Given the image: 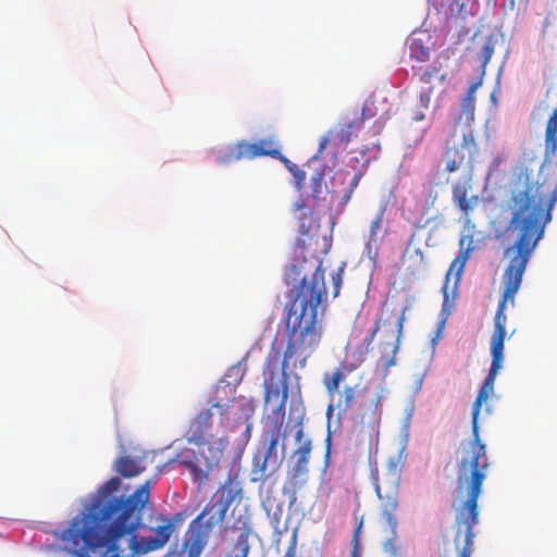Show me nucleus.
I'll return each mask as SVG.
<instances>
[{"mask_svg":"<svg viewBox=\"0 0 557 557\" xmlns=\"http://www.w3.org/2000/svg\"><path fill=\"white\" fill-rule=\"evenodd\" d=\"M297 535L293 534L290 543L285 550L284 557H296Z\"/></svg>","mask_w":557,"mask_h":557,"instance_id":"34","label":"nucleus"},{"mask_svg":"<svg viewBox=\"0 0 557 557\" xmlns=\"http://www.w3.org/2000/svg\"><path fill=\"white\" fill-rule=\"evenodd\" d=\"M233 532L238 535L231 550L230 557H248L250 546L248 543L249 536L252 533V525L248 517H238L231 527Z\"/></svg>","mask_w":557,"mask_h":557,"instance_id":"16","label":"nucleus"},{"mask_svg":"<svg viewBox=\"0 0 557 557\" xmlns=\"http://www.w3.org/2000/svg\"><path fill=\"white\" fill-rule=\"evenodd\" d=\"M300 282L289 292L287 304V322L285 348L272 349L267 358L264 373L265 401H277L273 410L271 422L284 423L286 404L288 399V372L304 369L308 359L320 346L323 326L318 319L319 308L321 314L325 311L327 293L324 283V269L319 257L309 260L296 259L285 272L287 284Z\"/></svg>","mask_w":557,"mask_h":557,"instance_id":"2","label":"nucleus"},{"mask_svg":"<svg viewBox=\"0 0 557 557\" xmlns=\"http://www.w3.org/2000/svg\"><path fill=\"white\" fill-rule=\"evenodd\" d=\"M232 406L230 405V409L233 408L236 410L235 414H238V420H243L247 422L251 419L256 411V404L252 399H248L246 397H238L232 400Z\"/></svg>","mask_w":557,"mask_h":557,"instance_id":"19","label":"nucleus"},{"mask_svg":"<svg viewBox=\"0 0 557 557\" xmlns=\"http://www.w3.org/2000/svg\"><path fill=\"white\" fill-rule=\"evenodd\" d=\"M240 492L242 487L239 482L228 478L216 491L212 499L205 506L203 510L216 518L218 521L223 522L230 506Z\"/></svg>","mask_w":557,"mask_h":557,"instance_id":"14","label":"nucleus"},{"mask_svg":"<svg viewBox=\"0 0 557 557\" xmlns=\"http://www.w3.org/2000/svg\"><path fill=\"white\" fill-rule=\"evenodd\" d=\"M246 423V428H245V432H244V435L246 437V440L248 441L251 436V431H252V422L250 420H248Z\"/></svg>","mask_w":557,"mask_h":557,"instance_id":"37","label":"nucleus"},{"mask_svg":"<svg viewBox=\"0 0 557 557\" xmlns=\"http://www.w3.org/2000/svg\"><path fill=\"white\" fill-rule=\"evenodd\" d=\"M418 271H419V269L413 270V271H411V274H416V272H418Z\"/></svg>","mask_w":557,"mask_h":557,"instance_id":"44","label":"nucleus"},{"mask_svg":"<svg viewBox=\"0 0 557 557\" xmlns=\"http://www.w3.org/2000/svg\"><path fill=\"white\" fill-rule=\"evenodd\" d=\"M450 150L447 151L448 160L446 163V171L449 173L457 171L463 162V156H454L450 158ZM455 154H458L457 151H455Z\"/></svg>","mask_w":557,"mask_h":557,"instance_id":"32","label":"nucleus"},{"mask_svg":"<svg viewBox=\"0 0 557 557\" xmlns=\"http://www.w3.org/2000/svg\"><path fill=\"white\" fill-rule=\"evenodd\" d=\"M384 212H385V208L382 207L380 209L379 213L376 214V216L371 221L370 232H369V239H370V242H374L375 243L376 239H377V232L381 228V225H382V222H383Z\"/></svg>","mask_w":557,"mask_h":557,"instance_id":"23","label":"nucleus"},{"mask_svg":"<svg viewBox=\"0 0 557 557\" xmlns=\"http://www.w3.org/2000/svg\"><path fill=\"white\" fill-rule=\"evenodd\" d=\"M269 156L278 159L283 163H287L288 159L281 153L278 140L276 136L262 138L257 143L239 141L236 145V151L233 154L234 160L256 159L258 157Z\"/></svg>","mask_w":557,"mask_h":557,"instance_id":"13","label":"nucleus"},{"mask_svg":"<svg viewBox=\"0 0 557 557\" xmlns=\"http://www.w3.org/2000/svg\"><path fill=\"white\" fill-rule=\"evenodd\" d=\"M475 110V97L465 96L461 100V113L459 120L465 115L468 123L473 122Z\"/></svg>","mask_w":557,"mask_h":557,"instance_id":"20","label":"nucleus"},{"mask_svg":"<svg viewBox=\"0 0 557 557\" xmlns=\"http://www.w3.org/2000/svg\"><path fill=\"white\" fill-rule=\"evenodd\" d=\"M392 537L386 540L383 544V549L385 553L389 554L391 556L395 557L398 552L397 547V528L395 531L391 529Z\"/></svg>","mask_w":557,"mask_h":557,"instance_id":"27","label":"nucleus"},{"mask_svg":"<svg viewBox=\"0 0 557 557\" xmlns=\"http://www.w3.org/2000/svg\"><path fill=\"white\" fill-rule=\"evenodd\" d=\"M345 264L341 265L335 272L331 274L332 278V296L336 298L339 295L342 285H343V274H344Z\"/></svg>","mask_w":557,"mask_h":557,"instance_id":"24","label":"nucleus"},{"mask_svg":"<svg viewBox=\"0 0 557 557\" xmlns=\"http://www.w3.org/2000/svg\"><path fill=\"white\" fill-rule=\"evenodd\" d=\"M121 480L113 476L83 502V509L55 532L63 548L74 557H132L163 548L170 541L175 523L182 515L173 518L158 513L152 517L154 527L149 535L138 536L143 528L144 509L150 500V481H146L131 495H117Z\"/></svg>","mask_w":557,"mask_h":557,"instance_id":"1","label":"nucleus"},{"mask_svg":"<svg viewBox=\"0 0 557 557\" xmlns=\"http://www.w3.org/2000/svg\"><path fill=\"white\" fill-rule=\"evenodd\" d=\"M472 191V177L471 175H466L459 181H457L451 188L453 201L460 209L462 214L465 215V223L462 228V234L459 238V248H469L470 252H472L475 247L474 243V233H475V224L469 218V214L473 211V209L479 205L480 198L478 195H470Z\"/></svg>","mask_w":557,"mask_h":557,"instance_id":"9","label":"nucleus"},{"mask_svg":"<svg viewBox=\"0 0 557 557\" xmlns=\"http://www.w3.org/2000/svg\"><path fill=\"white\" fill-rule=\"evenodd\" d=\"M286 168L289 170V172L293 174V176L296 180L297 186L301 187L306 181V173L304 170H301L297 164L290 162L288 160L287 163H284Z\"/></svg>","mask_w":557,"mask_h":557,"instance_id":"26","label":"nucleus"},{"mask_svg":"<svg viewBox=\"0 0 557 557\" xmlns=\"http://www.w3.org/2000/svg\"><path fill=\"white\" fill-rule=\"evenodd\" d=\"M490 2L493 3V5H495L497 3V0H488Z\"/></svg>","mask_w":557,"mask_h":557,"instance_id":"42","label":"nucleus"},{"mask_svg":"<svg viewBox=\"0 0 557 557\" xmlns=\"http://www.w3.org/2000/svg\"><path fill=\"white\" fill-rule=\"evenodd\" d=\"M295 441L299 444V446L294 451L296 462L293 469V476L294 479H299L300 482H305L306 475L309 472V459L312 444L310 440H304V429L301 423H298Z\"/></svg>","mask_w":557,"mask_h":557,"instance_id":"15","label":"nucleus"},{"mask_svg":"<svg viewBox=\"0 0 557 557\" xmlns=\"http://www.w3.org/2000/svg\"><path fill=\"white\" fill-rule=\"evenodd\" d=\"M426 111L424 108H420V106L417 103L416 108L411 112V121L412 122H422L426 119Z\"/></svg>","mask_w":557,"mask_h":557,"instance_id":"33","label":"nucleus"},{"mask_svg":"<svg viewBox=\"0 0 557 557\" xmlns=\"http://www.w3.org/2000/svg\"><path fill=\"white\" fill-rule=\"evenodd\" d=\"M371 475L376 495L383 502L382 517L389 529L395 531L398 527L396 510L398 508L400 469L394 459H389L386 470L381 475L377 470H372Z\"/></svg>","mask_w":557,"mask_h":557,"instance_id":"7","label":"nucleus"},{"mask_svg":"<svg viewBox=\"0 0 557 557\" xmlns=\"http://www.w3.org/2000/svg\"><path fill=\"white\" fill-rule=\"evenodd\" d=\"M410 55L417 61H426L429 59V49L423 47L419 40H413L410 46Z\"/></svg>","mask_w":557,"mask_h":557,"instance_id":"21","label":"nucleus"},{"mask_svg":"<svg viewBox=\"0 0 557 557\" xmlns=\"http://www.w3.org/2000/svg\"><path fill=\"white\" fill-rule=\"evenodd\" d=\"M306 218H307V216L300 218L301 223H300L299 228H300V232H301L302 234H308V233H309V231H310V228L312 227L311 222L309 223V226H308V227H306V224H305V222H304V221L306 220Z\"/></svg>","mask_w":557,"mask_h":557,"instance_id":"38","label":"nucleus"},{"mask_svg":"<svg viewBox=\"0 0 557 557\" xmlns=\"http://www.w3.org/2000/svg\"><path fill=\"white\" fill-rule=\"evenodd\" d=\"M380 400H381V397H380V396H377V397H376V405L380 403Z\"/></svg>","mask_w":557,"mask_h":557,"instance_id":"43","label":"nucleus"},{"mask_svg":"<svg viewBox=\"0 0 557 557\" xmlns=\"http://www.w3.org/2000/svg\"><path fill=\"white\" fill-rule=\"evenodd\" d=\"M446 75H438V69L433 66L431 69H428L419 74V82L422 84L420 87V90L418 92V104L420 108H424V110L430 109L431 104V96L433 92V81L437 78L440 82H443L445 79Z\"/></svg>","mask_w":557,"mask_h":557,"instance_id":"17","label":"nucleus"},{"mask_svg":"<svg viewBox=\"0 0 557 557\" xmlns=\"http://www.w3.org/2000/svg\"><path fill=\"white\" fill-rule=\"evenodd\" d=\"M243 371H242V368L240 366H234V367H231L228 370H227V373L226 375L232 377V376H235L236 377V381L237 383L242 380L243 377Z\"/></svg>","mask_w":557,"mask_h":557,"instance_id":"36","label":"nucleus"},{"mask_svg":"<svg viewBox=\"0 0 557 557\" xmlns=\"http://www.w3.org/2000/svg\"><path fill=\"white\" fill-rule=\"evenodd\" d=\"M446 289H447V287H446V286H444V295H445V300H447V298H448V295H447V292H446Z\"/></svg>","mask_w":557,"mask_h":557,"instance_id":"41","label":"nucleus"},{"mask_svg":"<svg viewBox=\"0 0 557 557\" xmlns=\"http://www.w3.org/2000/svg\"><path fill=\"white\" fill-rule=\"evenodd\" d=\"M362 520H360V522L358 523L355 532H354V536H352V541H351V544H352V549H351V553H350V557H360V532H361V529H362Z\"/></svg>","mask_w":557,"mask_h":557,"instance_id":"30","label":"nucleus"},{"mask_svg":"<svg viewBox=\"0 0 557 557\" xmlns=\"http://www.w3.org/2000/svg\"><path fill=\"white\" fill-rule=\"evenodd\" d=\"M494 53V47L493 45L488 41L486 42L483 47H482V50H481V59H482V75L485 74V66L487 65V63L490 62L492 55Z\"/></svg>","mask_w":557,"mask_h":557,"instance_id":"31","label":"nucleus"},{"mask_svg":"<svg viewBox=\"0 0 557 557\" xmlns=\"http://www.w3.org/2000/svg\"><path fill=\"white\" fill-rule=\"evenodd\" d=\"M414 255H416V257H417V258H418V260H419V264H420V265H421V264H423V262H424V256H423L422 251H421L420 249H416V250H414Z\"/></svg>","mask_w":557,"mask_h":557,"instance_id":"39","label":"nucleus"},{"mask_svg":"<svg viewBox=\"0 0 557 557\" xmlns=\"http://www.w3.org/2000/svg\"><path fill=\"white\" fill-rule=\"evenodd\" d=\"M511 225L519 230L515 243L517 255L511 258L504 273V285L518 292L531 253L543 237L545 225L552 219V208L557 201V187L549 198L543 186L532 180V172L520 169L510 186Z\"/></svg>","mask_w":557,"mask_h":557,"instance_id":"4","label":"nucleus"},{"mask_svg":"<svg viewBox=\"0 0 557 557\" xmlns=\"http://www.w3.org/2000/svg\"><path fill=\"white\" fill-rule=\"evenodd\" d=\"M114 469L124 478H133L140 474L145 470V467L135 458L121 456L115 460Z\"/></svg>","mask_w":557,"mask_h":557,"instance_id":"18","label":"nucleus"},{"mask_svg":"<svg viewBox=\"0 0 557 557\" xmlns=\"http://www.w3.org/2000/svg\"><path fill=\"white\" fill-rule=\"evenodd\" d=\"M470 255L471 252L469 248H459V255L455 258L450 268L453 269L455 267H458V270L462 271L468 259L470 258Z\"/></svg>","mask_w":557,"mask_h":557,"instance_id":"29","label":"nucleus"},{"mask_svg":"<svg viewBox=\"0 0 557 557\" xmlns=\"http://www.w3.org/2000/svg\"><path fill=\"white\" fill-rule=\"evenodd\" d=\"M483 76H484V75H482V74H481V76H480L479 78H476L475 81H473V82L470 84V86H469V88H468V91H467V95H466V96L474 97V94H475L476 89H478V88L482 85V83H483Z\"/></svg>","mask_w":557,"mask_h":557,"instance_id":"35","label":"nucleus"},{"mask_svg":"<svg viewBox=\"0 0 557 557\" xmlns=\"http://www.w3.org/2000/svg\"><path fill=\"white\" fill-rule=\"evenodd\" d=\"M510 286L504 285L503 297L494 319V332L491 342L492 363L487 376L485 377L476 398L472 405V440L469 444V457L461 459L458 467V492L466 488L468 497L458 509L455 521V546L458 557H471L473 552V527L479 523L478 498L481 493L483 481L486 478L488 469V458L486 447L481 442L479 434V414L482 404L487 400L494 392V383L498 371L503 368L504 361V342L506 336V315L504 313L506 304L513 302L518 292H509Z\"/></svg>","mask_w":557,"mask_h":557,"instance_id":"3","label":"nucleus"},{"mask_svg":"<svg viewBox=\"0 0 557 557\" xmlns=\"http://www.w3.org/2000/svg\"><path fill=\"white\" fill-rule=\"evenodd\" d=\"M352 370L354 367L351 364L343 362L332 373L326 372L323 375V385L330 398V403L326 408V416L329 419L332 417L334 411H336L337 418L342 419L359 397L358 385L345 386L343 391H339V384Z\"/></svg>","mask_w":557,"mask_h":557,"instance_id":"8","label":"nucleus"},{"mask_svg":"<svg viewBox=\"0 0 557 557\" xmlns=\"http://www.w3.org/2000/svg\"><path fill=\"white\" fill-rule=\"evenodd\" d=\"M405 311L406 308L401 310V312L395 317V322L392 323L391 318L393 312H388V310H382V314L379 320L375 321L374 327L371 330L367 342L370 344L373 342L375 334L382 329L386 326H391L389 333L393 341L386 342L383 352L381 357L382 367L387 370L396 363V354L399 349L400 337L403 334L404 322H405Z\"/></svg>","mask_w":557,"mask_h":557,"instance_id":"10","label":"nucleus"},{"mask_svg":"<svg viewBox=\"0 0 557 557\" xmlns=\"http://www.w3.org/2000/svg\"><path fill=\"white\" fill-rule=\"evenodd\" d=\"M226 389L228 392L233 391L230 385L216 388V400L212 403L210 408L199 411L190 420L185 433L187 442L199 447L198 454L194 455L191 459L181 461L190 471L194 480H207L210 472L218 468L221 461L223 449L219 447L211 448L209 443L214 437L216 429L223 424V417L230 412V405L222 404L218 397L221 392L226 394Z\"/></svg>","mask_w":557,"mask_h":557,"instance_id":"5","label":"nucleus"},{"mask_svg":"<svg viewBox=\"0 0 557 557\" xmlns=\"http://www.w3.org/2000/svg\"><path fill=\"white\" fill-rule=\"evenodd\" d=\"M362 176H363V171L362 170L357 171L352 175V177H351V180L349 182L348 188H347V190L345 191V194L343 196V203L344 205L347 203L350 200V198H351L355 189L358 187L359 182H360Z\"/></svg>","mask_w":557,"mask_h":557,"instance_id":"25","label":"nucleus"},{"mask_svg":"<svg viewBox=\"0 0 557 557\" xmlns=\"http://www.w3.org/2000/svg\"><path fill=\"white\" fill-rule=\"evenodd\" d=\"M367 108H362L361 116L352 119L344 117L336 125L331 127L319 141L318 158L327 146L332 147H346L356 137L363 126V121L370 115L366 114Z\"/></svg>","mask_w":557,"mask_h":557,"instance_id":"12","label":"nucleus"},{"mask_svg":"<svg viewBox=\"0 0 557 557\" xmlns=\"http://www.w3.org/2000/svg\"><path fill=\"white\" fill-rule=\"evenodd\" d=\"M310 187L312 191V197L314 199H319L323 193L324 187V174L322 172H319L313 177H311Z\"/></svg>","mask_w":557,"mask_h":557,"instance_id":"22","label":"nucleus"},{"mask_svg":"<svg viewBox=\"0 0 557 557\" xmlns=\"http://www.w3.org/2000/svg\"><path fill=\"white\" fill-rule=\"evenodd\" d=\"M220 523L222 522L203 509L190 521L183 541V548L188 557H200L208 544L210 533Z\"/></svg>","mask_w":557,"mask_h":557,"instance_id":"11","label":"nucleus"},{"mask_svg":"<svg viewBox=\"0 0 557 557\" xmlns=\"http://www.w3.org/2000/svg\"><path fill=\"white\" fill-rule=\"evenodd\" d=\"M297 244L300 249V253L302 255L305 252V240H298Z\"/></svg>","mask_w":557,"mask_h":557,"instance_id":"40","label":"nucleus"},{"mask_svg":"<svg viewBox=\"0 0 557 557\" xmlns=\"http://www.w3.org/2000/svg\"><path fill=\"white\" fill-rule=\"evenodd\" d=\"M285 438L286 433L280 421L270 422L262 431L259 445L251 459V482H264L278 471L285 455Z\"/></svg>","mask_w":557,"mask_h":557,"instance_id":"6","label":"nucleus"},{"mask_svg":"<svg viewBox=\"0 0 557 557\" xmlns=\"http://www.w3.org/2000/svg\"><path fill=\"white\" fill-rule=\"evenodd\" d=\"M470 255L471 252L469 248H459V255L455 258L450 268L453 269L455 267H458V270L462 271L468 259L470 258Z\"/></svg>","mask_w":557,"mask_h":557,"instance_id":"28","label":"nucleus"}]
</instances>
